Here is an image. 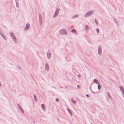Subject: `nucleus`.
<instances>
[{"label": "nucleus", "instance_id": "1", "mask_svg": "<svg viewBox=\"0 0 124 124\" xmlns=\"http://www.w3.org/2000/svg\"><path fill=\"white\" fill-rule=\"evenodd\" d=\"M94 11L93 10H91L89 12H88L85 15V17H86L92 15Z\"/></svg>", "mask_w": 124, "mask_h": 124}, {"label": "nucleus", "instance_id": "2", "mask_svg": "<svg viewBox=\"0 0 124 124\" xmlns=\"http://www.w3.org/2000/svg\"><path fill=\"white\" fill-rule=\"evenodd\" d=\"M59 32L62 35L64 34H65L66 35L67 34L66 30L64 29L60 30L59 31Z\"/></svg>", "mask_w": 124, "mask_h": 124}, {"label": "nucleus", "instance_id": "3", "mask_svg": "<svg viewBox=\"0 0 124 124\" xmlns=\"http://www.w3.org/2000/svg\"><path fill=\"white\" fill-rule=\"evenodd\" d=\"M11 37H12L13 41L16 42V39L14 34L12 33H10Z\"/></svg>", "mask_w": 124, "mask_h": 124}, {"label": "nucleus", "instance_id": "4", "mask_svg": "<svg viewBox=\"0 0 124 124\" xmlns=\"http://www.w3.org/2000/svg\"><path fill=\"white\" fill-rule=\"evenodd\" d=\"M101 45H99V46L98 48V53L100 55L101 54Z\"/></svg>", "mask_w": 124, "mask_h": 124}, {"label": "nucleus", "instance_id": "5", "mask_svg": "<svg viewBox=\"0 0 124 124\" xmlns=\"http://www.w3.org/2000/svg\"><path fill=\"white\" fill-rule=\"evenodd\" d=\"M45 69L47 71L49 70V65L47 63H46L45 66Z\"/></svg>", "mask_w": 124, "mask_h": 124}, {"label": "nucleus", "instance_id": "6", "mask_svg": "<svg viewBox=\"0 0 124 124\" xmlns=\"http://www.w3.org/2000/svg\"><path fill=\"white\" fill-rule=\"evenodd\" d=\"M39 21L40 23L41 24L42 23V17L41 15L40 14H39Z\"/></svg>", "mask_w": 124, "mask_h": 124}, {"label": "nucleus", "instance_id": "7", "mask_svg": "<svg viewBox=\"0 0 124 124\" xmlns=\"http://www.w3.org/2000/svg\"><path fill=\"white\" fill-rule=\"evenodd\" d=\"M59 9H57L56 10L55 12V13L54 15V17H55L57 16V15L58 14V13L59 12Z\"/></svg>", "mask_w": 124, "mask_h": 124}, {"label": "nucleus", "instance_id": "8", "mask_svg": "<svg viewBox=\"0 0 124 124\" xmlns=\"http://www.w3.org/2000/svg\"><path fill=\"white\" fill-rule=\"evenodd\" d=\"M30 27V24L29 23H27L26 25V27L25 28V29L26 30H27Z\"/></svg>", "mask_w": 124, "mask_h": 124}, {"label": "nucleus", "instance_id": "9", "mask_svg": "<svg viewBox=\"0 0 124 124\" xmlns=\"http://www.w3.org/2000/svg\"><path fill=\"white\" fill-rule=\"evenodd\" d=\"M0 34L1 35L2 37L5 39H7V38L6 37L5 35L3 33H1L0 32Z\"/></svg>", "mask_w": 124, "mask_h": 124}, {"label": "nucleus", "instance_id": "10", "mask_svg": "<svg viewBox=\"0 0 124 124\" xmlns=\"http://www.w3.org/2000/svg\"><path fill=\"white\" fill-rule=\"evenodd\" d=\"M47 56L48 58L50 59L51 57V54L49 52V51H48L47 54Z\"/></svg>", "mask_w": 124, "mask_h": 124}, {"label": "nucleus", "instance_id": "11", "mask_svg": "<svg viewBox=\"0 0 124 124\" xmlns=\"http://www.w3.org/2000/svg\"><path fill=\"white\" fill-rule=\"evenodd\" d=\"M42 109L43 110H46L45 106L44 104H42L41 105Z\"/></svg>", "mask_w": 124, "mask_h": 124}, {"label": "nucleus", "instance_id": "12", "mask_svg": "<svg viewBox=\"0 0 124 124\" xmlns=\"http://www.w3.org/2000/svg\"><path fill=\"white\" fill-rule=\"evenodd\" d=\"M93 81L94 82L96 83L97 84H100V83L99 81L96 79H94L93 80Z\"/></svg>", "mask_w": 124, "mask_h": 124}, {"label": "nucleus", "instance_id": "13", "mask_svg": "<svg viewBox=\"0 0 124 124\" xmlns=\"http://www.w3.org/2000/svg\"><path fill=\"white\" fill-rule=\"evenodd\" d=\"M119 88L120 90L124 92V89L123 87V86L122 85H120L119 86Z\"/></svg>", "mask_w": 124, "mask_h": 124}, {"label": "nucleus", "instance_id": "14", "mask_svg": "<svg viewBox=\"0 0 124 124\" xmlns=\"http://www.w3.org/2000/svg\"><path fill=\"white\" fill-rule=\"evenodd\" d=\"M85 29L86 30L88 31L89 29V27L87 25H86L85 26Z\"/></svg>", "mask_w": 124, "mask_h": 124}, {"label": "nucleus", "instance_id": "15", "mask_svg": "<svg viewBox=\"0 0 124 124\" xmlns=\"http://www.w3.org/2000/svg\"><path fill=\"white\" fill-rule=\"evenodd\" d=\"M67 110L69 112V113L71 115H72V113L71 110L69 108H67Z\"/></svg>", "mask_w": 124, "mask_h": 124}, {"label": "nucleus", "instance_id": "16", "mask_svg": "<svg viewBox=\"0 0 124 124\" xmlns=\"http://www.w3.org/2000/svg\"><path fill=\"white\" fill-rule=\"evenodd\" d=\"M71 100L72 102L74 103L75 104L76 103V102L74 101L73 99H71Z\"/></svg>", "mask_w": 124, "mask_h": 124}, {"label": "nucleus", "instance_id": "17", "mask_svg": "<svg viewBox=\"0 0 124 124\" xmlns=\"http://www.w3.org/2000/svg\"><path fill=\"white\" fill-rule=\"evenodd\" d=\"M108 96L109 97V98L110 99H112L110 95V94L108 92H107V93Z\"/></svg>", "mask_w": 124, "mask_h": 124}, {"label": "nucleus", "instance_id": "18", "mask_svg": "<svg viewBox=\"0 0 124 124\" xmlns=\"http://www.w3.org/2000/svg\"><path fill=\"white\" fill-rule=\"evenodd\" d=\"M33 95L34 96V100H35L36 101H37V98H36V96L35 95H34V94H33Z\"/></svg>", "mask_w": 124, "mask_h": 124}, {"label": "nucleus", "instance_id": "19", "mask_svg": "<svg viewBox=\"0 0 124 124\" xmlns=\"http://www.w3.org/2000/svg\"><path fill=\"white\" fill-rule=\"evenodd\" d=\"M21 110V111H22V112L23 113H24V111L23 109L21 107H20L19 108Z\"/></svg>", "mask_w": 124, "mask_h": 124}, {"label": "nucleus", "instance_id": "20", "mask_svg": "<svg viewBox=\"0 0 124 124\" xmlns=\"http://www.w3.org/2000/svg\"><path fill=\"white\" fill-rule=\"evenodd\" d=\"M94 21H95V22L96 23V24L97 25H98V22L96 19H94Z\"/></svg>", "mask_w": 124, "mask_h": 124}, {"label": "nucleus", "instance_id": "21", "mask_svg": "<svg viewBox=\"0 0 124 124\" xmlns=\"http://www.w3.org/2000/svg\"><path fill=\"white\" fill-rule=\"evenodd\" d=\"M78 15H76L75 16H73V18H76V17H78Z\"/></svg>", "mask_w": 124, "mask_h": 124}, {"label": "nucleus", "instance_id": "22", "mask_svg": "<svg viewBox=\"0 0 124 124\" xmlns=\"http://www.w3.org/2000/svg\"><path fill=\"white\" fill-rule=\"evenodd\" d=\"M71 32H76V31L75 29H73L72 30Z\"/></svg>", "mask_w": 124, "mask_h": 124}, {"label": "nucleus", "instance_id": "23", "mask_svg": "<svg viewBox=\"0 0 124 124\" xmlns=\"http://www.w3.org/2000/svg\"><path fill=\"white\" fill-rule=\"evenodd\" d=\"M98 89H100L101 88V87L100 85H98Z\"/></svg>", "mask_w": 124, "mask_h": 124}, {"label": "nucleus", "instance_id": "24", "mask_svg": "<svg viewBox=\"0 0 124 124\" xmlns=\"http://www.w3.org/2000/svg\"><path fill=\"white\" fill-rule=\"evenodd\" d=\"M96 31L97 32L99 33V29H96Z\"/></svg>", "mask_w": 124, "mask_h": 124}, {"label": "nucleus", "instance_id": "25", "mask_svg": "<svg viewBox=\"0 0 124 124\" xmlns=\"http://www.w3.org/2000/svg\"><path fill=\"white\" fill-rule=\"evenodd\" d=\"M56 101L57 102L58 101H59V100L58 99V98L56 99Z\"/></svg>", "mask_w": 124, "mask_h": 124}, {"label": "nucleus", "instance_id": "26", "mask_svg": "<svg viewBox=\"0 0 124 124\" xmlns=\"http://www.w3.org/2000/svg\"><path fill=\"white\" fill-rule=\"evenodd\" d=\"M17 105L18 107L19 108L20 107H21L20 106V105L18 104H17Z\"/></svg>", "mask_w": 124, "mask_h": 124}, {"label": "nucleus", "instance_id": "27", "mask_svg": "<svg viewBox=\"0 0 124 124\" xmlns=\"http://www.w3.org/2000/svg\"><path fill=\"white\" fill-rule=\"evenodd\" d=\"M77 87L78 88H80V86L79 85H78Z\"/></svg>", "mask_w": 124, "mask_h": 124}, {"label": "nucleus", "instance_id": "28", "mask_svg": "<svg viewBox=\"0 0 124 124\" xmlns=\"http://www.w3.org/2000/svg\"><path fill=\"white\" fill-rule=\"evenodd\" d=\"M114 21L116 23V19L115 18H114Z\"/></svg>", "mask_w": 124, "mask_h": 124}, {"label": "nucleus", "instance_id": "29", "mask_svg": "<svg viewBox=\"0 0 124 124\" xmlns=\"http://www.w3.org/2000/svg\"><path fill=\"white\" fill-rule=\"evenodd\" d=\"M78 77H80L81 76H80V75H79V74H78Z\"/></svg>", "mask_w": 124, "mask_h": 124}, {"label": "nucleus", "instance_id": "30", "mask_svg": "<svg viewBox=\"0 0 124 124\" xmlns=\"http://www.w3.org/2000/svg\"><path fill=\"white\" fill-rule=\"evenodd\" d=\"M86 96L87 97H89V95H88V94H87V95H86Z\"/></svg>", "mask_w": 124, "mask_h": 124}, {"label": "nucleus", "instance_id": "31", "mask_svg": "<svg viewBox=\"0 0 124 124\" xmlns=\"http://www.w3.org/2000/svg\"><path fill=\"white\" fill-rule=\"evenodd\" d=\"M123 96H124V94H123Z\"/></svg>", "mask_w": 124, "mask_h": 124}, {"label": "nucleus", "instance_id": "32", "mask_svg": "<svg viewBox=\"0 0 124 124\" xmlns=\"http://www.w3.org/2000/svg\"><path fill=\"white\" fill-rule=\"evenodd\" d=\"M92 124H93L92 123Z\"/></svg>", "mask_w": 124, "mask_h": 124}]
</instances>
